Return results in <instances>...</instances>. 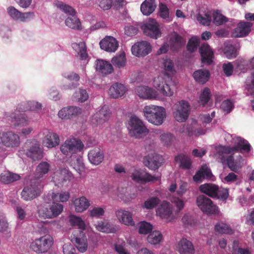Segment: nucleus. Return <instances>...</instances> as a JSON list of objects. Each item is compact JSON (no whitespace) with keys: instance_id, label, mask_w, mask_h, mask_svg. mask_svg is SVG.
Listing matches in <instances>:
<instances>
[{"instance_id":"nucleus-57","label":"nucleus","mask_w":254,"mask_h":254,"mask_svg":"<svg viewBox=\"0 0 254 254\" xmlns=\"http://www.w3.org/2000/svg\"><path fill=\"white\" fill-rule=\"evenodd\" d=\"M163 65L165 70L167 72L168 75H171L176 72L174 63L172 60L170 59H166L164 60Z\"/></svg>"},{"instance_id":"nucleus-1","label":"nucleus","mask_w":254,"mask_h":254,"mask_svg":"<svg viewBox=\"0 0 254 254\" xmlns=\"http://www.w3.org/2000/svg\"><path fill=\"white\" fill-rule=\"evenodd\" d=\"M69 222L72 226L76 227L79 229L72 233L71 236V241L75 243L76 247L80 252L83 253L87 248V238L82 231L85 229L84 222L80 217L74 215L70 216Z\"/></svg>"},{"instance_id":"nucleus-27","label":"nucleus","mask_w":254,"mask_h":254,"mask_svg":"<svg viewBox=\"0 0 254 254\" xmlns=\"http://www.w3.org/2000/svg\"><path fill=\"white\" fill-rule=\"evenodd\" d=\"M127 90L124 84L116 82L110 87L109 93L111 97L116 99L123 96Z\"/></svg>"},{"instance_id":"nucleus-35","label":"nucleus","mask_w":254,"mask_h":254,"mask_svg":"<svg viewBox=\"0 0 254 254\" xmlns=\"http://www.w3.org/2000/svg\"><path fill=\"white\" fill-rule=\"evenodd\" d=\"M73 204L75 210L77 212H82L86 210L90 206L89 200L83 196L76 198L73 201Z\"/></svg>"},{"instance_id":"nucleus-13","label":"nucleus","mask_w":254,"mask_h":254,"mask_svg":"<svg viewBox=\"0 0 254 254\" xmlns=\"http://www.w3.org/2000/svg\"><path fill=\"white\" fill-rule=\"evenodd\" d=\"M163 161V157L156 153L148 154L143 159L144 164L152 170H157L162 165Z\"/></svg>"},{"instance_id":"nucleus-56","label":"nucleus","mask_w":254,"mask_h":254,"mask_svg":"<svg viewBox=\"0 0 254 254\" xmlns=\"http://www.w3.org/2000/svg\"><path fill=\"white\" fill-rule=\"evenodd\" d=\"M75 100L78 102H85L88 98V94L85 89L79 88L73 94Z\"/></svg>"},{"instance_id":"nucleus-31","label":"nucleus","mask_w":254,"mask_h":254,"mask_svg":"<svg viewBox=\"0 0 254 254\" xmlns=\"http://www.w3.org/2000/svg\"><path fill=\"white\" fill-rule=\"evenodd\" d=\"M59 135L54 132H49L45 136L43 140L44 145L48 148L54 147L59 144Z\"/></svg>"},{"instance_id":"nucleus-17","label":"nucleus","mask_w":254,"mask_h":254,"mask_svg":"<svg viewBox=\"0 0 254 254\" xmlns=\"http://www.w3.org/2000/svg\"><path fill=\"white\" fill-rule=\"evenodd\" d=\"M115 215L118 221L121 224L128 226L135 225V222L132 218V214L130 212L120 209L115 211Z\"/></svg>"},{"instance_id":"nucleus-21","label":"nucleus","mask_w":254,"mask_h":254,"mask_svg":"<svg viewBox=\"0 0 254 254\" xmlns=\"http://www.w3.org/2000/svg\"><path fill=\"white\" fill-rule=\"evenodd\" d=\"M99 44L102 50L109 52H115L119 47L118 41L112 36H106L100 42Z\"/></svg>"},{"instance_id":"nucleus-22","label":"nucleus","mask_w":254,"mask_h":254,"mask_svg":"<svg viewBox=\"0 0 254 254\" xmlns=\"http://www.w3.org/2000/svg\"><path fill=\"white\" fill-rule=\"evenodd\" d=\"M201 57V61L203 64H210L213 62L214 53L208 45H202L199 49Z\"/></svg>"},{"instance_id":"nucleus-33","label":"nucleus","mask_w":254,"mask_h":254,"mask_svg":"<svg viewBox=\"0 0 254 254\" xmlns=\"http://www.w3.org/2000/svg\"><path fill=\"white\" fill-rule=\"evenodd\" d=\"M8 120L11 119V122L15 127L18 126H25L28 123L27 117L24 114H12L9 116H6Z\"/></svg>"},{"instance_id":"nucleus-32","label":"nucleus","mask_w":254,"mask_h":254,"mask_svg":"<svg viewBox=\"0 0 254 254\" xmlns=\"http://www.w3.org/2000/svg\"><path fill=\"white\" fill-rule=\"evenodd\" d=\"M200 191L208 195L212 198H215L217 196L216 191L218 190V186L207 183L201 185L199 187Z\"/></svg>"},{"instance_id":"nucleus-34","label":"nucleus","mask_w":254,"mask_h":254,"mask_svg":"<svg viewBox=\"0 0 254 254\" xmlns=\"http://www.w3.org/2000/svg\"><path fill=\"white\" fill-rule=\"evenodd\" d=\"M21 177L19 175L10 172L4 171L0 175V181L3 184H9L16 181L19 180Z\"/></svg>"},{"instance_id":"nucleus-19","label":"nucleus","mask_w":254,"mask_h":254,"mask_svg":"<svg viewBox=\"0 0 254 254\" xmlns=\"http://www.w3.org/2000/svg\"><path fill=\"white\" fill-rule=\"evenodd\" d=\"M3 144L8 147H15L20 144V138L18 134L11 131L2 133Z\"/></svg>"},{"instance_id":"nucleus-47","label":"nucleus","mask_w":254,"mask_h":254,"mask_svg":"<svg viewBox=\"0 0 254 254\" xmlns=\"http://www.w3.org/2000/svg\"><path fill=\"white\" fill-rule=\"evenodd\" d=\"M160 202V200L157 196H152L148 198L142 205L143 208L152 209L156 207Z\"/></svg>"},{"instance_id":"nucleus-28","label":"nucleus","mask_w":254,"mask_h":254,"mask_svg":"<svg viewBox=\"0 0 254 254\" xmlns=\"http://www.w3.org/2000/svg\"><path fill=\"white\" fill-rule=\"evenodd\" d=\"M169 43L173 51H178L185 43L183 38L177 33L174 32L170 35Z\"/></svg>"},{"instance_id":"nucleus-43","label":"nucleus","mask_w":254,"mask_h":254,"mask_svg":"<svg viewBox=\"0 0 254 254\" xmlns=\"http://www.w3.org/2000/svg\"><path fill=\"white\" fill-rule=\"evenodd\" d=\"M238 142L234 146L235 152L245 151L249 152L251 151V146L248 142L241 137L238 138Z\"/></svg>"},{"instance_id":"nucleus-51","label":"nucleus","mask_w":254,"mask_h":254,"mask_svg":"<svg viewBox=\"0 0 254 254\" xmlns=\"http://www.w3.org/2000/svg\"><path fill=\"white\" fill-rule=\"evenodd\" d=\"M97 230L104 233H111L113 232V228L112 225L107 221H99L95 225Z\"/></svg>"},{"instance_id":"nucleus-58","label":"nucleus","mask_w":254,"mask_h":254,"mask_svg":"<svg viewBox=\"0 0 254 254\" xmlns=\"http://www.w3.org/2000/svg\"><path fill=\"white\" fill-rule=\"evenodd\" d=\"M198 45L199 39L196 37H192L189 40L187 46V51L190 53L194 52L197 49Z\"/></svg>"},{"instance_id":"nucleus-12","label":"nucleus","mask_w":254,"mask_h":254,"mask_svg":"<svg viewBox=\"0 0 254 254\" xmlns=\"http://www.w3.org/2000/svg\"><path fill=\"white\" fill-rule=\"evenodd\" d=\"M132 179L137 183L145 184L148 182H154L160 180V176H152L148 173L140 171L135 170L131 174Z\"/></svg>"},{"instance_id":"nucleus-23","label":"nucleus","mask_w":254,"mask_h":254,"mask_svg":"<svg viewBox=\"0 0 254 254\" xmlns=\"http://www.w3.org/2000/svg\"><path fill=\"white\" fill-rule=\"evenodd\" d=\"M81 113V109L80 108L70 106L61 109L58 113V116L62 119H68L75 117Z\"/></svg>"},{"instance_id":"nucleus-29","label":"nucleus","mask_w":254,"mask_h":254,"mask_svg":"<svg viewBox=\"0 0 254 254\" xmlns=\"http://www.w3.org/2000/svg\"><path fill=\"white\" fill-rule=\"evenodd\" d=\"M181 132L185 133L189 136H198L205 134V130L201 128H196L192 125H184L180 129Z\"/></svg>"},{"instance_id":"nucleus-64","label":"nucleus","mask_w":254,"mask_h":254,"mask_svg":"<svg viewBox=\"0 0 254 254\" xmlns=\"http://www.w3.org/2000/svg\"><path fill=\"white\" fill-rule=\"evenodd\" d=\"M28 105L27 107L23 109V110H28V111H38L42 109V104L39 102L32 101H28Z\"/></svg>"},{"instance_id":"nucleus-40","label":"nucleus","mask_w":254,"mask_h":254,"mask_svg":"<svg viewBox=\"0 0 254 254\" xmlns=\"http://www.w3.org/2000/svg\"><path fill=\"white\" fill-rule=\"evenodd\" d=\"M157 213L162 218H168L172 214V208L169 202H164L158 209Z\"/></svg>"},{"instance_id":"nucleus-16","label":"nucleus","mask_w":254,"mask_h":254,"mask_svg":"<svg viewBox=\"0 0 254 254\" xmlns=\"http://www.w3.org/2000/svg\"><path fill=\"white\" fill-rule=\"evenodd\" d=\"M111 113L107 106H103L92 117L91 122L96 125L102 124L109 120Z\"/></svg>"},{"instance_id":"nucleus-49","label":"nucleus","mask_w":254,"mask_h":254,"mask_svg":"<svg viewBox=\"0 0 254 254\" xmlns=\"http://www.w3.org/2000/svg\"><path fill=\"white\" fill-rule=\"evenodd\" d=\"M224 54L228 59H234L237 56V50L232 44H227L225 46Z\"/></svg>"},{"instance_id":"nucleus-38","label":"nucleus","mask_w":254,"mask_h":254,"mask_svg":"<svg viewBox=\"0 0 254 254\" xmlns=\"http://www.w3.org/2000/svg\"><path fill=\"white\" fill-rule=\"evenodd\" d=\"M155 0H145L140 6V10L145 15L151 14L156 8Z\"/></svg>"},{"instance_id":"nucleus-26","label":"nucleus","mask_w":254,"mask_h":254,"mask_svg":"<svg viewBox=\"0 0 254 254\" xmlns=\"http://www.w3.org/2000/svg\"><path fill=\"white\" fill-rule=\"evenodd\" d=\"M89 161L93 164L97 165L104 159V153L100 148L95 147L89 151L88 154Z\"/></svg>"},{"instance_id":"nucleus-46","label":"nucleus","mask_w":254,"mask_h":254,"mask_svg":"<svg viewBox=\"0 0 254 254\" xmlns=\"http://www.w3.org/2000/svg\"><path fill=\"white\" fill-rule=\"evenodd\" d=\"M211 97L210 90L208 87H205L200 94L198 103L202 107H204L209 102Z\"/></svg>"},{"instance_id":"nucleus-55","label":"nucleus","mask_w":254,"mask_h":254,"mask_svg":"<svg viewBox=\"0 0 254 254\" xmlns=\"http://www.w3.org/2000/svg\"><path fill=\"white\" fill-rule=\"evenodd\" d=\"M160 139L163 144L170 146L175 140V137L172 133H164L160 135Z\"/></svg>"},{"instance_id":"nucleus-61","label":"nucleus","mask_w":254,"mask_h":254,"mask_svg":"<svg viewBox=\"0 0 254 254\" xmlns=\"http://www.w3.org/2000/svg\"><path fill=\"white\" fill-rule=\"evenodd\" d=\"M217 196L216 198L222 200H226L229 196V190L227 189L219 188L218 186V190L216 191Z\"/></svg>"},{"instance_id":"nucleus-63","label":"nucleus","mask_w":254,"mask_h":254,"mask_svg":"<svg viewBox=\"0 0 254 254\" xmlns=\"http://www.w3.org/2000/svg\"><path fill=\"white\" fill-rule=\"evenodd\" d=\"M152 226L146 222H142L139 228V232L140 234H147L152 230Z\"/></svg>"},{"instance_id":"nucleus-6","label":"nucleus","mask_w":254,"mask_h":254,"mask_svg":"<svg viewBox=\"0 0 254 254\" xmlns=\"http://www.w3.org/2000/svg\"><path fill=\"white\" fill-rule=\"evenodd\" d=\"M41 188L39 180L31 179L21 191V198L25 201L32 200L40 195Z\"/></svg>"},{"instance_id":"nucleus-48","label":"nucleus","mask_w":254,"mask_h":254,"mask_svg":"<svg viewBox=\"0 0 254 254\" xmlns=\"http://www.w3.org/2000/svg\"><path fill=\"white\" fill-rule=\"evenodd\" d=\"M226 161L228 167L231 170L235 172H237L242 166V164L240 160L239 161H235L234 157L232 155L227 158Z\"/></svg>"},{"instance_id":"nucleus-42","label":"nucleus","mask_w":254,"mask_h":254,"mask_svg":"<svg viewBox=\"0 0 254 254\" xmlns=\"http://www.w3.org/2000/svg\"><path fill=\"white\" fill-rule=\"evenodd\" d=\"M54 4L68 16H74L76 14V10L72 6L64 3L62 1H55Z\"/></svg>"},{"instance_id":"nucleus-50","label":"nucleus","mask_w":254,"mask_h":254,"mask_svg":"<svg viewBox=\"0 0 254 254\" xmlns=\"http://www.w3.org/2000/svg\"><path fill=\"white\" fill-rule=\"evenodd\" d=\"M212 15L213 23L215 25L220 26L228 21L227 18L222 15L218 10L214 11Z\"/></svg>"},{"instance_id":"nucleus-15","label":"nucleus","mask_w":254,"mask_h":254,"mask_svg":"<svg viewBox=\"0 0 254 254\" xmlns=\"http://www.w3.org/2000/svg\"><path fill=\"white\" fill-rule=\"evenodd\" d=\"M151 51V46L149 43L142 41L133 45L131 47L132 54L138 57H143Z\"/></svg>"},{"instance_id":"nucleus-44","label":"nucleus","mask_w":254,"mask_h":254,"mask_svg":"<svg viewBox=\"0 0 254 254\" xmlns=\"http://www.w3.org/2000/svg\"><path fill=\"white\" fill-rule=\"evenodd\" d=\"M72 47L73 49L78 50V54L79 55L81 60H85L87 57V54L86 52V47L85 43L84 42H81L79 43H73Z\"/></svg>"},{"instance_id":"nucleus-20","label":"nucleus","mask_w":254,"mask_h":254,"mask_svg":"<svg viewBox=\"0 0 254 254\" xmlns=\"http://www.w3.org/2000/svg\"><path fill=\"white\" fill-rule=\"evenodd\" d=\"M177 249L180 254H194L195 252L192 243L184 238L178 242Z\"/></svg>"},{"instance_id":"nucleus-3","label":"nucleus","mask_w":254,"mask_h":254,"mask_svg":"<svg viewBox=\"0 0 254 254\" xmlns=\"http://www.w3.org/2000/svg\"><path fill=\"white\" fill-rule=\"evenodd\" d=\"M63 205L53 202L52 204L44 203L37 207V213L40 217L44 219H52L59 216L63 210Z\"/></svg>"},{"instance_id":"nucleus-59","label":"nucleus","mask_w":254,"mask_h":254,"mask_svg":"<svg viewBox=\"0 0 254 254\" xmlns=\"http://www.w3.org/2000/svg\"><path fill=\"white\" fill-rule=\"evenodd\" d=\"M69 196V193L68 192L65 191L62 193L53 194L52 198L56 201L64 202L68 200Z\"/></svg>"},{"instance_id":"nucleus-11","label":"nucleus","mask_w":254,"mask_h":254,"mask_svg":"<svg viewBox=\"0 0 254 254\" xmlns=\"http://www.w3.org/2000/svg\"><path fill=\"white\" fill-rule=\"evenodd\" d=\"M144 34L151 38L157 39L161 36V32L158 23L154 19H151L142 26Z\"/></svg>"},{"instance_id":"nucleus-37","label":"nucleus","mask_w":254,"mask_h":254,"mask_svg":"<svg viewBox=\"0 0 254 254\" xmlns=\"http://www.w3.org/2000/svg\"><path fill=\"white\" fill-rule=\"evenodd\" d=\"M50 167L51 166L49 163L45 161L41 162L37 166L34 179L39 180L40 178L43 177L45 175L49 172Z\"/></svg>"},{"instance_id":"nucleus-24","label":"nucleus","mask_w":254,"mask_h":254,"mask_svg":"<svg viewBox=\"0 0 254 254\" xmlns=\"http://www.w3.org/2000/svg\"><path fill=\"white\" fill-rule=\"evenodd\" d=\"M135 92L141 98L155 99L157 98L156 92L146 86H139L136 88Z\"/></svg>"},{"instance_id":"nucleus-14","label":"nucleus","mask_w":254,"mask_h":254,"mask_svg":"<svg viewBox=\"0 0 254 254\" xmlns=\"http://www.w3.org/2000/svg\"><path fill=\"white\" fill-rule=\"evenodd\" d=\"M7 12L13 19L23 22L33 18L34 16L33 12H21L12 6L7 8Z\"/></svg>"},{"instance_id":"nucleus-39","label":"nucleus","mask_w":254,"mask_h":254,"mask_svg":"<svg viewBox=\"0 0 254 254\" xmlns=\"http://www.w3.org/2000/svg\"><path fill=\"white\" fill-rule=\"evenodd\" d=\"M176 162L180 163V167L184 169H190L191 168L192 162L190 157L186 155L180 154L175 158Z\"/></svg>"},{"instance_id":"nucleus-5","label":"nucleus","mask_w":254,"mask_h":254,"mask_svg":"<svg viewBox=\"0 0 254 254\" xmlns=\"http://www.w3.org/2000/svg\"><path fill=\"white\" fill-rule=\"evenodd\" d=\"M54 244L53 237L50 235H45L35 239L30 245V248L38 254L47 252Z\"/></svg>"},{"instance_id":"nucleus-2","label":"nucleus","mask_w":254,"mask_h":254,"mask_svg":"<svg viewBox=\"0 0 254 254\" xmlns=\"http://www.w3.org/2000/svg\"><path fill=\"white\" fill-rule=\"evenodd\" d=\"M143 112L146 120L155 126H160L166 118L165 108L161 106L150 105L145 106Z\"/></svg>"},{"instance_id":"nucleus-9","label":"nucleus","mask_w":254,"mask_h":254,"mask_svg":"<svg viewBox=\"0 0 254 254\" xmlns=\"http://www.w3.org/2000/svg\"><path fill=\"white\" fill-rule=\"evenodd\" d=\"M23 152L28 157L34 161L41 159L43 157L42 149L36 141L26 142Z\"/></svg>"},{"instance_id":"nucleus-8","label":"nucleus","mask_w":254,"mask_h":254,"mask_svg":"<svg viewBox=\"0 0 254 254\" xmlns=\"http://www.w3.org/2000/svg\"><path fill=\"white\" fill-rule=\"evenodd\" d=\"M84 147V144L79 139L71 138L66 140L60 147L61 152L66 156L71 155L81 151Z\"/></svg>"},{"instance_id":"nucleus-52","label":"nucleus","mask_w":254,"mask_h":254,"mask_svg":"<svg viewBox=\"0 0 254 254\" xmlns=\"http://www.w3.org/2000/svg\"><path fill=\"white\" fill-rule=\"evenodd\" d=\"M215 230L216 232L221 234H232L233 233V230L227 224L219 222L216 224Z\"/></svg>"},{"instance_id":"nucleus-54","label":"nucleus","mask_w":254,"mask_h":254,"mask_svg":"<svg viewBox=\"0 0 254 254\" xmlns=\"http://www.w3.org/2000/svg\"><path fill=\"white\" fill-rule=\"evenodd\" d=\"M78 85L76 83H70L64 74L63 75V78L60 81V86L62 90H67L75 88Z\"/></svg>"},{"instance_id":"nucleus-4","label":"nucleus","mask_w":254,"mask_h":254,"mask_svg":"<svg viewBox=\"0 0 254 254\" xmlns=\"http://www.w3.org/2000/svg\"><path fill=\"white\" fill-rule=\"evenodd\" d=\"M127 129L129 134L136 138L142 137L149 132L143 122L136 116L130 117L128 122Z\"/></svg>"},{"instance_id":"nucleus-62","label":"nucleus","mask_w":254,"mask_h":254,"mask_svg":"<svg viewBox=\"0 0 254 254\" xmlns=\"http://www.w3.org/2000/svg\"><path fill=\"white\" fill-rule=\"evenodd\" d=\"M105 213L104 209L100 207H94L89 211V215L92 217L99 218Z\"/></svg>"},{"instance_id":"nucleus-7","label":"nucleus","mask_w":254,"mask_h":254,"mask_svg":"<svg viewBox=\"0 0 254 254\" xmlns=\"http://www.w3.org/2000/svg\"><path fill=\"white\" fill-rule=\"evenodd\" d=\"M173 110L175 120L179 122H184L189 116L190 106L188 102L181 100L174 105Z\"/></svg>"},{"instance_id":"nucleus-41","label":"nucleus","mask_w":254,"mask_h":254,"mask_svg":"<svg viewBox=\"0 0 254 254\" xmlns=\"http://www.w3.org/2000/svg\"><path fill=\"white\" fill-rule=\"evenodd\" d=\"M65 24L67 27L74 30L82 29L81 22L76 15L68 16L65 20Z\"/></svg>"},{"instance_id":"nucleus-45","label":"nucleus","mask_w":254,"mask_h":254,"mask_svg":"<svg viewBox=\"0 0 254 254\" xmlns=\"http://www.w3.org/2000/svg\"><path fill=\"white\" fill-rule=\"evenodd\" d=\"M163 239V236L160 232L155 231L150 233L147 237V241L152 245H156L160 243Z\"/></svg>"},{"instance_id":"nucleus-18","label":"nucleus","mask_w":254,"mask_h":254,"mask_svg":"<svg viewBox=\"0 0 254 254\" xmlns=\"http://www.w3.org/2000/svg\"><path fill=\"white\" fill-rule=\"evenodd\" d=\"M253 23L250 22L242 21L238 23L233 32L234 37H245L251 31Z\"/></svg>"},{"instance_id":"nucleus-60","label":"nucleus","mask_w":254,"mask_h":254,"mask_svg":"<svg viewBox=\"0 0 254 254\" xmlns=\"http://www.w3.org/2000/svg\"><path fill=\"white\" fill-rule=\"evenodd\" d=\"M196 19L203 25H209L211 21V17L207 13H205L204 15L198 13L196 15Z\"/></svg>"},{"instance_id":"nucleus-36","label":"nucleus","mask_w":254,"mask_h":254,"mask_svg":"<svg viewBox=\"0 0 254 254\" xmlns=\"http://www.w3.org/2000/svg\"><path fill=\"white\" fill-rule=\"evenodd\" d=\"M193 77L196 82L203 84L208 80L210 73L206 69H199L193 72Z\"/></svg>"},{"instance_id":"nucleus-25","label":"nucleus","mask_w":254,"mask_h":254,"mask_svg":"<svg viewBox=\"0 0 254 254\" xmlns=\"http://www.w3.org/2000/svg\"><path fill=\"white\" fill-rule=\"evenodd\" d=\"M72 178L71 172L64 168L60 169L55 173L54 179L55 182L61 185H64L67 181H69Z\"/></svg>"},{"instance_id":"nucleus-53","label":"nucleus","mask_w":254,"mask_h":254,"mask_svg":"<svg viewBox=\"0 0 254 254\" xmlns=\"http://www.w3.org/2000/svg\"><path fill=\"white\" fill-rule=\"evenodd\" d=\"M111 61L114 66L119 68L123 67L126 63L125 54L123 53L116 56L113 58Z\"/></svg>"},{"instance_id":"nucleus-30","label":"nucleus","mask_w":254,"mask_h":254,"mask_svg":"<svg viewBox=\"0 0 254 254\" xmlns=\"http://www.w3.org/2000/svg\"><path fill=\"white\" fill-rule=\"evenodd\" d=\"M96 70L103 75H106L111 73L113 70L112 65L107 61L98 60L97 61Z\"/></svg>"},{"instance_id":"nucleus-10","label":"nucleus","mask_w":254,"mask_h":254,"mask_svg":"<svg viewBox=\"0 0 254 254\" xmlns=\"http://www.w3.org/2000/svg\"><path fill=\"white\" fill-rule=\"evenodd\" d=\"M196 203L204 213L211 214L218 212V207L209 198L204 195H199L196 198Z\"/></svg>"}]
</instances>
